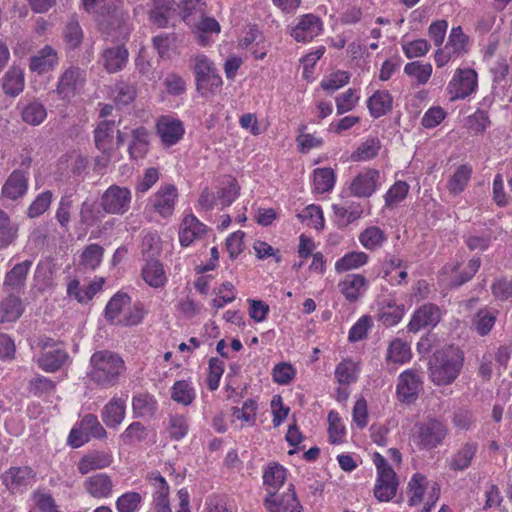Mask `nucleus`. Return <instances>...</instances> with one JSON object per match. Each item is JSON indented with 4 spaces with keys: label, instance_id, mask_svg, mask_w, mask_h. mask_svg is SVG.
<instances>
[{
    "label": "nucleus",
    "instance_id": "obj_1",
    "mask_svg": "<svg viewBox=\"0 0 512 512\" xmlns=\"http://www.w3.org/2000/svg\"><path fill=\"white\" fill-rule=\"evenodd\" d=\"M91 370L88 373L90 380L98 386L109 388L115 386L119 377L126 370L124 360L109 350H100L90 358Z\"/></svg>",
    "mask_w": 512,
    "mask_h": 512
},
{
    "label": "nucleus",
    "instance_id": "obj_2",
    "mask_svg": "<svg viewBox=\"0 0 512 512\" xmlns=\"http://www.w3.org/2000/svg\"><path fill=\"white\" fill-rule=\"evenodd\" d=\"M464 353L458 347L447 346L434 353L430 361V378L438 386L449 385L458 377Z\"/></svg>",
    "mask_w": 512,
    "mask_h": 512
},
{
    "label": "nucleus",
    "instance_id": "obj_3",
    "mask_svg": "<svg viewBox=\"0 0 512 512\" xmlns=\"http://www.w3.org/2000/svg\"><path fill=\"white\" fill-rule=\"evenodd\" d=\"M194 73L196 78V89L202 96L214 93L222 86V79L217 74L213 63L204 55L195 59Z\"/></svg>",
    "mask_w": 512,
    "mask_h": 512
},
{
    "label": "nucleus",
    "instance_id": "obj_4",
    "mask_svg": "<svg viewBox=\"0 0 512 512\" xmlns=\"http://www.w3.org/2000/svg\"><path fill=\"white\" fill-rule=\"evenodd\" d=\"M131 203V191L127 187L111 185L101 196V207L108 214L123 215Z\"/></svg>",
    "mask_w": 512,
    "mask_h": 512
},
{
    "label": "nucleus",
    "instance_id": "obj_5",
    "mask_svg": "<svg viewBox=\"0 0 512 512\" xmlns=\"http://www.w3.org/2000/svg\"><path fill=\"white\" fill-rule=\"evenodd\" d=\"M264 506L269 512H302L293 484H289L287 492L280 495L276 491L269 490L264 499Z\"/></svg>",
    "mask_w": 512,
    "mask_h": 512
},
{
    "label": "nucleus",
    "instance_id": "obj_6",
    "mask_svg": "<svg viewBox=\"0 0 512 512\" xmlns=\"http://www.w3.org/2000/svg\"><path fill=\"white\" fill-rule=\"evenodd\" d=\"M84 82L83 73L80 68L70 66L59 77L55 93L62 100H70L75 96L77 89Z\"/></svg>",
    "mask_w": 512,
    "mask_h": 512
},
{
    "label": "nucleus",
    "instance_id": "obj_7",
    "mask_svg": "<svg viewBox=\"0 0 512 512\" xmlns=\"http://www.w3.org/2000/svg\"><path fill=\"white\" fill-rule=\"evenodd\" d=\"M477 87V74L472 69H459L449 84L452 99H464Z\"/></svg>",
    "mask_w": 512,
    "mask_h": 512
},
{
    "label": "nucleus",
    "instance_id": "obj_8",
    "mask_svg": "<svg viewBox=\"0 0 512 512\" xmlns=\"http://www.w3.org/2000/svg\"><path fill=\"white\" fill-rule=\"evenodd\" d=\"M446 434L447 428L442 422L435 419L430 420L419 428V444L422 448H434L443 441Z\"/></svg>",
    "mask_w": 512,
    "mask_h": 512
},
{
    "label": "nucleus",
    "instance_id": "obj_9",
    "mask_svg": "<svg viewBox=\"0 0 512 512\" xmlns=\"http://www.w3.org/2000/svg\"><path fill=\"white\" fill-rule=\"evenodd\" d=\"M34 476L29 466L11 467L2 474V482L10 492L16 493L26 488Z\"/></svg>",
    "mask_w": 512,
    "mask_h": 512
},
{
    "label": "nucleus",
    "instance_id": "obj_10",
    "mask_svg": "<svg viewBox=\"0 0 512 512\" xmlns=\"http://www.w3.org/2000/svg\"><path fill=\"white\" fill-rule=\"evenodd\" d=\"M146 264L142 268V278L151 287L159 288L165 285L167 277L163 264L155 258V253L144 252Z\"/></svg>",
    "mask_w": 512,
    "mask_h": 512
},
{
    "label": "nucleus",
    "instance_id": "obj_11",
    "mask_svg": "<svg viewBox=\"0 0 512 512\" xmlns=\"http://www.w3.org/2000/svg\"><path fill=\"white\" fill-rule=\"evenodd\" d=\"M98 26L102 33L107 36L112 35L113 32L120 31L122 34L125 24V14L119 7V4L114 6V9H104V11L97 12Z\"/></svg>",
    "mask_w": 512,
    "mask_h": 512
},
{
    "label": "nucleus",
    "instance_id": "obj_12",
    "mask_svg": "<svg viewBox=\"0 0 512 512\" xmlns=\"http://www.w3.org/2000/svg\"><path fill=\"white\" fill-rule=\"evenodd\" d=\"M421 379L415 370L409 369L399 376L397 394L401 401L411 403L417 397L421 387Z\"/></svg>",
    "mask_w": 512,
    "mask_h": 512
},
{
    "label": "nucleus",
    "instance_id": "obj_13",
    "mask_svg": "<svg viewBox=\"0 0 512 512\" xmlns=\"http://www.w3.org/2000/svg\"><path fill=\"white\" fill-rule=\"evenodd\" d=\"M440 317V310L436 305L431 303L425 304L415 311L407 326L408 330L410 332H418L420 329L428 326L434 327L440 321Z\"/></svg>",
    "mask_w": 512,
    "mask_h": 512
},
{
    "label": "nucleus",
    "instance_id": "obj_14",
    "mask_svg": "<svg viewBox=\"0 0 512 512\" xmlns=\"http://www.w3.org/2000/svg\"><path fill=\"white\" fill-rule=\"evenodd\" d=\"M177 198V189L172 184L162 186L150 199L156 212L163 217L172 215Z\"/></svg>",
    "mask_w": 512,
    "mask_h": 512
},
{
    "label": "nucleus",
    "instance_id": "obj_15",
    "mask_svg": "<svg viewBox=\"0 0 512 512\" xmlns=\"http://www.w3.org/2000/svg\"><path fill=\"white\" fill-rule=\"evenodd\" d=\"M156 129L162 142L167 146L177 143L184 134L183 123L168 116H163L158 120Z\"/></svg>",
    "mask_w": 512,
    "mask_h": 512
},
{
    "label": "nucleus",
    "instance_id": "obj_16",
    "mask_svg": "<svg viewBox=\"0 0 512 512\" xmlns=\"http://www.w3.org/2000/svg\"><path fill=\"white\" fill-rule=\"evenodd\" d=\"M83 487L93 498H108L113 491V481L108 474L98 473L86 478Z\"/></svg>",
    "mask_w": 512,
    "mask_h": 512
},
{
    "label": "nucleus",
    "instance_id": "obj_17",
    "mask_svg": "<svg viewBox=\"0 0 512 512\" xmlns=\"http://www.w3.org/2000/svg\"><path fill=\"white\" fill-rule=\"evenodd\" d=\"M321 21L313 14L302 16L299 23L291 32V36L297 42H308L317 36L321 31Z\"/></svg>",
    "mask_w": 512,
    "mask_h": 512
},
{
    "label": "nucleus",
    "instance_id": "obj_18",
    "mask_svg": "<svg viewBox=\"0 0 512 512\" xmlns=\"http://www.w3.org/2000/svg\"><path fill=\"white\" fill-rule=\"evenodd\" d=\"M398 480L393 469H387L378 475L376 485L374 487V495L381 502L390 501L397 492Z\"/></svg>",
    "mask_w": 512,
    "mask_h": 512
},
{
    "label": "nucleus",
    "instance_id": "obj_19",
    "mask_svg": "<svg viewBox=\"0 0 512 512\" xmlns=\"http://www.w3.org/2000/svg\"><path fill=\"white\" fill-rule=\"evenodd\" d=\"M379 172L368 169L358 174L350 185L351 193L357 197H370L376 189Z\"/></svg>",
    "mask_w": 512,
    "mask_h": 512
},
{
    "label": "nucleus",
    "instance_id": "obj_20",
    "mask_svg": "<svg viewBox=\"0 0 512 512\" xmlns=\"http://www.w3.org/2000/svg\"><path fill=\"white\" fill-rule=\"evenodd\" d=\"M58 63L57 51L49 45L40 49L35 56L30 58L29 68L38 74L46 73Z\"/></svg>",
    "mask_w": 512,
    "mask_h": 512
},
{
    "label": "nucleus",
    "instance_id": "obj_21",
    "mask_svg": "<svg viewBox=\"0 0 512 512\" xmlns=\"http://www.w3.org/2000/svg\"><path fill=\"white\" fill-rule=\"evenodd\" d=\"M178 4L175 0H154L150 11V20L159 28L168 25L169 20L177 13Z\"/></svg>",
    "mask_w": 512,
    "mask_h": 512
},
{
    "label": "nucleus",
    "instance_id": "obj_22",
    "mask_svg": "<svg viewBox=\"0 0 512 512\" xmlns=\"http://www.w3.org/2000/svg\"><path fill=\"white\" fill-rule=\"evenodd\" d=\"M28 189V179L21 170H14L6 180L2 194L11 200L22 197Z\"/></svg>",
    "mask_w": 512,
    "mask_h": 512
},
{
    "label": "nucleus",
    "instance_id": "obj_23",
    "mask_svg": "<svg viewBox=\"0 0 512 512\" xmlns=\"http://www.w3.org/2000/svg\"><path fill=\"white\" fill-rule=\"evenodd\" d=\"M128 55L124 45L107 48L102 53L103 66L109 73L118 72L127 63Z\"/></svg>",
    "mask_w": 512,
    "mask_h": 512
},
{
    "label": "nucleus",
    "instance_id": "obj_24",
    "mask_svg": "<svg viewBox=\"0 0 512 512\" xmlns=\"http://www.w3.org/2000/svg\"><path fill=\"white\" fill-rule=\"evenodd\" d=\"M154 487L157 489L155 493V512H171L169 504V486L163 476L157 472H152L147 476Z\"/></svg>",
    "mask_w": 512,
    "mask_h": 512
},
{
    "label": "nucleus",
    "instance_id": "obj_25",
    "mask_svg": "<svg viewBox=\"0 0 512 512\" xmlns=\"http://www.w3.org/2000/svg\"><path fill=\"white\" fill-rule=\"evenodd\" d=\"M126 404L121 398H112L102 410V420L106 426L115 428L122 423L125 417Z\"/></svg>",
    "mask_w": 512,
    "mask_h": 512
},
{
    "label": "nucleus",
    "instance_id": "obj_26",
    "mask_svg": "<svg viewBox=\"0 0 512 512\" xmlns=\"http://www.w3.org/2000/svg\"><path fill=\"white\" fill-rule=\"evenodd\" d=\"M67 352L61 347H56L52 350L44 351L38 358L37 363L39 367L45 372L58 371L68 359Z\"/></svg>",
    "mask_w": 512,
    "mask_h": 512
},
{
    "label": "nucleus",
    "instance_id": "obj_27",
    "mask_svg": "<svg viewBox=\"0 0 512 512\" xmlns=\"http://www.w3.org/2000/svg\"><path fill=\"white\" fill-rule=\"evenodd\" d=\"M112 463V456L103 451H94L83 456L78 463V470L82 475L92 470L103 469Z\"/></svg>",
    "mask_w": 512,
    "mask_h": 512
},
{
    "label": "nucleus",
    "instance_id": "obj_28",
    "mask_svg": "<svg viewBox=\"0 0 512 512\" xmlns=\"http://www.w3.org/2000/svg\"><path fill=\"white\" fill-rule=\"evenodd\" d=\"M31 266L32 261L30 260H25L16 264L7 272L4 280V286L12 291L23 288Z\"/></svg>",
    "mask_w": 512,
    "mask_h": 512
},
{
    "label": "nucleus",
    "instance_id": "obj_29",
    "mask_svg": "<svg viewBox=\"0 0 512 512\" xmlns=\"http://www.w3.org/2000/svg\"><path fill=\"white\" fill-rule=\"evenodd\" d=\"M24 307L20 298L9 295L0 302V322H15L23 314Z\"/></svg>",
    "mask_w": 512,
    "mask_h": 512
},
{
    "label": "nucleus",
    "instance_id": "obj_30",
    "mask_svg": "<svg viewBox=\"0 0 512 512\" xmlns=\"http://www.w3.org/2000/svg\"><path fill=\"white\" fill-rule=\"evenodd\" d=\"M477 444L473 442L465 443L451 458L449 468L453 471H463L467 469L472 462L476 452Z\"/></svg>",
    "mask_w": 512,
    "mask_h": 512
},
{
    "label": "nucleus",
    "instance_id": "obj_31",
    "mask_svg": "<svg viewBox=\"0 0 512 512\" xmlns=\"http://www.w3.org/2000/svg\"><path fill=\"white\" fill-rule=\"evenodd\" d=\"M367 106L374 118L387 114L392 109V97L388 91H376L367 101Z\"/></svg>",
    "mask_w": 512,
    "mask_h": 512
},
{
    "label": "nucleus",
    "instance_id": "obj_32",
    "mask_svg": "<svg viewBox=\"0 0 512 512\" xmlns=\"http://www.w3.org/2000/svg\"><path fill=\"white\" fill-rule=\"evenodd\" d=\"M6 95L15 97L23 91L24 74L19 67H11L4 75L2 83Z\"/></svg>",
    "mask_w": 512,
    "mask_h": 512
},
{
    "label": "nucleus",
    "instance_id": "obj_33",
    "mask_svg": "<svg viewBox=\"0 0 512 512\" xmlns=\"http://www.w3.org/2000/svg\"><path fill=\"white\" fill-rule=\"evenodd\" d=\"M132 408L137 418H151L157 409L156 400L147 393H141L133 397Z\"/></svg>",
    "mask_w": 512,
    "mask_h": 512
},
{
    "label": "nucleus",
    "instance_id": "obj_34",
    "mask_svg": "<svg viewBox=\"0 0 512 512\" xmlns=\"http://www.w3.org/2000/svg\"><path fill=\"white\" fill-rule=\"evenodd\" d=\"M471 175L472 167L470 165H460L448 180V191L454 195H458L463 192L471 178Z\"/></svg>",
    "mask_w": 512,
    "mask_h": 512
},
{
    "label": "nucleus",
    "instance_id": "obj_35",
    "mask_svg": "<svg viewBox=\"0 0 512 512\" xmlns=\"http://www.w3.org/2000/svg\"><path fill=\"white\" fill-rule=\"evenodd\" d=\"M114 121L104 120L98 124L94 131L95 146L99 151H111L114 132Z\"/></svg>",
    "mask_w": 512,
    "mask_h": 512
},
{
    "label": "nucleus",
    "instance_id": "obj_36",
    "mask_svg": "<svg viewBox=\"0 0 512 512\" xmlns=\"http://www.w3.org/2000/svg\"><path fill=\"white\" fill-rule=\"evenodd\" d=\"M148 131L144 127H138L132 131V142L129 145V154L133 159L143 158L149 146Z\"/></svg>",
    "mask_w": 512,
    "mask_h": 512
},
{
    "label": "nucleus",
    "instance_id": "obj_37",
    "mask_svg": "<svg viewBox=\"0 0 512 512\" xmlns=\"http://www.w3.org/2000/svg\"><path fill=\"white\" fill-rule=\"evenodd\" d=\"M18 234V225L14 223L9 215L0 209V249L11 245Z\"/></svg>",
    "mask_w": 512,
    "mask_h": 512
},
{
    "label": "nucleus",
    "instance_id": "obj_38",
    "mask_svg": "<svg viewBox=\"0 0 512 512\" xmlns=\"http://www.w3.org/2000/svg\"><path fill=\"white\" fill-rule=\"evenodd\" d=\"M366 284L364 276L359 274L347 275L344 281L339 286L341 293L346 297L347 300L353 302L359 298L360 288Z\"/></svg>",
    "mask_w": 512,
    "mask_h": 512
},
{
    "label": "nucleus",
    "instance_id": "obj_39",
    "mask_svg": "<svg viewBox=\"0 0 512 512\" xmlns=\"http://www.w3.org/2000/svg\"><path fill=\"white\" fill-rule=\"evenodd\" d=\"M497 311L490 309H480L474 316L473 326L476 332L481 335H487L496 322Z\"/></svg>",
    "mask_w": 512,
    "mask_h": 512
},
{
    "label": "nucleus",
    "instance_id": "obj_40",
    "mask_svg": "<svg viewBox=\"0 0 512 512\" xmlns=\"http://www.w3.org/2000/svg\"><path fill=\"white\" fill-rule=\"evenodd\" d=\"M104 249L98 244L88 245L80 256V265L85 270H95L102 261Z\"/></svg>",
    "mask_w": 512,
    "mask_h": 512
},
{
    "label": "nucleus",
    "instance_id": "obj_41",
    "mask_svg": "<svg viewBox=\"0 0 512 512\" xmlns=\"http://www.w3.org/2000/svg\"><path fill=\"white\" fill-rule=\"evenodd\" d=\"M335 184V173L331 168H317L314 170V190L317 193L330 191Z\"/></svg>",
    "mask_w": 512,
    "mask_h": 512
},
{
    "label": "nucleus",
    "instance_id": "obj_42",
    "mask_svg": "<svg viewBox=\"0 0 512 512\" xmlns=\"http://www.w3.org/2000/svg\"><path fill=\"white\" fill-rule=\"evenodd\" d=\"M469 42V37L464 34L460 26L453 27L446 43L447 49H449L454 55H460L467 51L466 46Z\"/></svg>",
    "mask_w": 512,
    "mask_h": 512
},
{
    "label": "nucleus",
    "instance_id": "obj_43",
    "mask_svg": "<svg viewBox=\"0 0 512 512\" xmlns=\"http://www.w3.org/2000/svg\"><path fill=\"white\" fill-rule=\"evenodd\" d=\"M286 471L279 464L270 465L264 472V484L268 486V491H276L280 488L285 480Z\"/></svg>",
    "mask_w": 512,
    "mask_h": 512
},
{
    "label": "nucleus",
    "instance_id": "obj_44",
    "mask_svg": "<svg viewBox=\"0 0 512 512\" xmlns=\"http://www.w3.org/2000/svg\"><path fill=\"white\" fill-rule=\"evenodd\" d=\"M368 261V255L364 252H350L339 259L335 264L338 272H346L351 269L363 266Z\"/></svg>",
    "mask_w": 512,
    "mask_h": 512
},
{
    "label": "nucleus",
    "instance_id": "obj_45",
    "mask_svg": "<svg viewBox=\"0 0 512 512\" xmlns=\"http://www.w3.org/2000/svg\"><path fill=\"white\" fill-rule=\"evenodd\" d=\"M385 239L384 232L376 226L366 228L359 236L360 243L369 250L381 246Z\"/></svg>",
    "mask_w": 512,
    "mask_h": 512
},
{
    "label": "nucleus",
    "instance_id": "obj_46",
    "mask_svg": "<svg viewBox=\"0 0 512 512\" xmlns=\"http://www.w3.org/2000/svg\"><path fill=\"white\" fill-rule=\"evenodd\" d=\"M63 37L66 46L70 50H74L80 46L83 41V31L76 20H70L63 30Z\"/></svg>",
    "mask_w": 512,
    "mask_h": 512
},
{
    "label": "nucleus",
    "instance_id": "obj_47",
    "mask_svg": "<svg viewBox=\"0 0 512 512\" xmlns=\"http://www.w3.org/2000/svg\"><path fill=\"white\" fill-rule=\"evenodd\" d=\"M130 304V297L126 293H116L105 308L106 318L114 322L123 309Z\"/></svg>",
    "mask_w": 512,
    "mask_h": 512
},
{
    "label": "nucleus",
    "instance_id": "obj_48",
    "mask_svg": "<svg viewBox=\"0 0 512 512\" xmlns=\"http://www.w3.org/2000/svg\"><path fill=\"white\" fill-rule=\"evenodd\" d=\"M239 193L240 186L238 185L236 179L231 178L228 180L225 186L220 187L217 190L216 197L223 207H228L236 200V198L239 196Z\"/></svg>",
    "mask_w": 512,
    "mask_h": 512
},
{
    "label": "nucleus",
    "instance_id": "obj_49",
    "mask_svg": "<svg viewBox=\"0 0 512 512\" xmlns=\"http://www.w3.org/2000/svg\"><path fill=\"white\" fill-rule=\"evenodd\" d=\"M411 356L410 346L400 339L391 342L387 352V359L394 363H404Z\"/></svg>",
    "mask_w": 512,
    "mask_h": 512
},
{
    "label": "nucleus",
    "instance_id": "obj_50",
    "mask_svg": "<svg viewBox=\"0 0 512 512\" xmlns=\"http://www.w3.org/2000/svg\"><path fill=\"white\" fill-rule=\"evenodd\" d=\"M404 72L407 75L414 77L418 84H425L431 76L432 66L429 63L422 64L419 61H414L405 65Z\"/></svg>",
    "mask_w": 512,
    "mask_h": 512
},
{
    "label": "nucleus",
    "instance_id": "obj_51",
    "mask_svg": "<svg viewBox=\"0 0 512 512\" xmlns=\"http://www.w3.org/2000/svg\"><path fill=\"white\" fill-rule=\"evenodd\" d=\"M171 398L187 406L193 402L195 394L189 383L185 380H181L174 383Z\"/></svg>",
    "mask_w": 512,
    "mask_h": 512
},
{
    "label": "nucleus",
    "instance_id": "obj_52",
    "mask_svg": "<svg viewBox=\"0 0 512 512\" xmlns=\"http://www.w3.org/2000/svg\"><path fill=\"white\" fill-rule=\"evenodd\" d=\"M380 149V142L375 139H368L363 142L352 154V161H362L374 158Z\"/></svg>",
    "mask_w": 512,
    "mask_h": 512
},
{
    "label": "nucleus",
    "instance_id": "obj_53",
    "mask_svg": "<svg viewBox=\"0 0 512 512\" xmlns=\"http://www.w3.org/2000/svg\"><path fill=\"white\" fill-rule=\"evenodd\" d=\"M46 118V110L41 103L32 102L28 104L23 112L22 119L31 125H39Z\"/></svg>",
    "mask_w": 512,
    "mask_h": 512
},
{
    "label": "nucleus",
    "instance_id": "obj_54",
    "mask_svg": "<svg viewBox=\"0 0 512 512\" xmlns=\"http://www.w3.org/2000/svg\"><path fill=\"white\" fill-rule=\"evenodd\" d=\"M403 313V306L388 304L380 310L379 320L387 327L394 326L401 320Z\"/></svg>",
    "mask_w": 512,
    "mask_h": 512
},
{
    "label": "nucleus",
    "instance_id": "obj_55",
    "mask_svg": "<svg viewBox=\"0 0 512 512\" xmlns=\"http://www.w3.org/2000/svg\"><path fill=\"white\" fill-rule=\"evenodd\" d=\"M52 196V192L49 190L39 194L29 206L27 212L28 216L30 218H36L42 215L50 207Z\"/></svg>",
    "mask_w": 512,
    "mask_h": 512
},
{
    "label": "nucleus",
    "instance_id": "obj_56",
    "mask_svg": "<svg viewBox=\"0 0 512 512\" xmlns=\"http://www.w3.org/2000/svg\"><path fill=\"white\" fill-rule=\"evenodd\" d=\"M80 427L88 437L89 435L95 438H103L106 436V430L103 428L94 414L85 415L81 421Z\"/></svg>",
    "mask_w": 512,
    "mask_h": 512
},
{
    "label": "nucleus",
    "instance_id": "obj_57",
    "mask_svg": "<svg viewBox=\"0 0 512 512\" xmlns=\"http://www.w3.org/2000/svg\"><path fill=\"white\" fill-rule=\"evenodd\" d=\"M426 478L422 474L416 473L410 479L408 488L412 492V496L409 498V505L415 506L422 502L424 495V482Z\"/></svg>",
    "mask_w": 512,
    "mask_h": 512
},
{
    "label": "nucleus",
    "instance_id": "obj_58",
    "mask_svg": "<svg viewBox=\"0 0 512 512\" xmlns=\"http://www.w3.org/2000/svg\"><path fill=\"white\" fill-rule=\"evenodd\" d=\"M335 376L340 384H350L356 381V365L352 361L339 363L335 369Z\"/></svg>",
    "mask_w": 512,
    "mask_h": 512
},
{
    "label": "nucleus",
    "instance_id": "obj_59",
    "mask_svg": "<svg viewBox=\"0 0 512 512\" xmlns=\"http://www.w3.org/2000/svg\"><path fill=\"white\" fill-rule=\"evenodd\" d=\"M169 435L173 440H180L188 432V423L182 415H171L169 418Z\"/></svg>",
    "mask_w": 512,
    "mask_h": 512
},
{
    "label": "nucleus",
    "instance_id": "obj_60",
    "mask_svg": "<svg viewBox=\"0 0 512 512\" xmlns=\"http://www.w3.org/2000/svg\"><path fill=\"white\" fill-rule=\"evenodd\" d=\"M257 403L252 399L244 402L242 408L232 407V415L248 423H254L256 418Z\"/></svg>",
    "mask_w": 512,
    "mask_h": 512
},
{
    "label": "nucleus",
    "instance_id": "obj_61",
    "mask_svg": "<svg viewBox=\"0 0 512 512\" xmlns=\"http://www.w3.org/2000/svg\"><path fill=\"white\" fill-rule=\"evenodd\" d=\"M141 503V495L137 492H128L121 495L116 501L119 512H134Z\"/></svg>",
    "mask_w": 512,
    "mask_h": 512
},
{
    "label": "nucleus",
    "instance_id": "obj_62",
    "mask_svg": "<svg viewBox=\"0 0 512 512\" xmlns=\"http://www.w3.org/2000/svg\"><path fill=\"white\" fill-rule=\"evenodd\" d=\"M55 387L56 384L51 379L40 375L29 381V391L37 396L50 393Z\"/></svg>",
    "mask_w": 512,
    "mask_h": 512
},
{
    "label": "nucleus",
    "instance_id": "obj_63",
    "mask_svg": "<svg viewBox=\"0 0 512 512\" xmlns=\"http://www.w3.org/2000/svg\"><path fill=\"white\" fill-rule=\"evenodd\" d=\"M332 209L334 211L335 216L338 218V224L341 226H347L348 224L360 218L362 214V209L360 207H357L349 211L344 206L334 204L332 206Z\"/></svg>",
    "mask_w": 512,
    "mask_h": 512
},
{
    "label": "nucleus",
    "instance_id": "obj_64",
    "mask_svg": "<svg viewBox=\"0 0 512 512\" xmlns=\"http://www.w3.org/2000/svg\"><path fill=\"white\" fill-rule=\"evenodd\" d=\"M126 445H132L145 438V427L140 422L131 423L121 435Z\"/></svg>",
    "mask_w": 512,
    "mask_h": 512
}]
</instances>
